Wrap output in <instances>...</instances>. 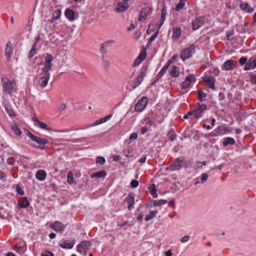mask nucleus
<instances>
[{"mask_svg":"<svg viewBox=\"0 0 256 256\" xmlns=\"http://www.w3.org/2000/svg\"><path fill=\"white\" fill-rule=\"evenodd\" d=\"M54 60L53 56L47 54L44 67L42 69V76L38 80V84L42 88L46 87L50 76V70H52V62Z\"/></svg>","mask_w":256,"mask_h":256,"instance_id":"nucleus-1","label":"nucleus"},{"mask_svg":"<svg viewBox=\"0 0 256 256\" xmlns=\"http://www.w3.org/2000/svg\"><path fill=\"white\" fill-rule=\"evenodd\" d=\"M16 189L17 192L20 195L22 196L24 194V191L21 189V188L18 186H17Z\"/></svg>","mask_w":256,"mask_h":256,"instance_id":"nucleus-57","label":"nucleus"},{"mask_svg":"<svg viewBox=\"0 0 256 256\" xmlns=\"http://www.w3.org/2000/svg\"><path fill=\"white\" fill-rule=\"evenodd\" d=\"M185 5V0H180L178 4L176 6V10L179 11L182 10Z\"/></svg>","mask_w":256,"mask_h":256,"instance_id":"nucleus-37","label":"nucleus"},{"mask_svg":"<svg viewBox=\"0 0 256 256\" xmlns=\"http://www.w3.org/2000/svg\"><path fill=\"white\" fill-rule=\"evenodd\" d=\"M166 6H163V7H162V15L161 16H166Z\"/></svg>","mask_w":256,"mask_h":256,"instance_id":"nucleus-59","label":"nucleus"},{"mask_svg":"<svg viewBox=\"0 0 256 256\" xmlns=\"http://www.w3.org/2000/svg\"><path fill=\"white\" fill-rule=\"evenodd\" d=\"M15 162V159L12 157H10L7 160V163L8 164L12 165Z\"/></svg>","mask_w":256,"mask_h":256,"instance_id":"nucleus-52","label":"nucleus"},{"mask_svg":"<svg viewBox=\"0 0 256 256\" xmlns=\"http://www.w3.org/2000/svg\"><path fill=\"white\" fill-rule=\"evenodd\" d=\"M148 130V128L147 126H144L141 128L140 132L142 134H144L147 132Z\"/></svg>","mask_w":256,"mask_h":256,"instance_id":"nucleus-56","label":"nucleus"},{"mask_svg":"<svg viewBox=\"0 0 256 256\" xmlns=\"http://www.w3.org/2000/svg\"><path fill=\"white\" fill-rule=\"evenodd\" d=\"M96 162L97 164H102L105 163L106 160L102 156H98L96 159Z\"/></svg>","mask_w":256,"mask_h":256,"instance_id":"nucleus-44","label":"nucleus"},{"mask_svg":"<svg viewBox=\"0 0 256 256\" xmlns=\"http://www.w3.org/2000/svg\"><path fill=\"white\" fill-rule=\"evenodd\" d=\"M165 20V16H161V18H160V19L159 21V26H158V29H160V27L162 26V25L163 24Z\"/></svg>","mask_w":256,"mask_h":256,"instance_id":"nucleus-53","label":"nucleus"},{"mask_svg":"<svg viewBox=\"0 0 256 256\" xmlns=\"http://www.w3.org/2000/svg\"><path fill=\"white\" fill-rule=\"evenodd\" d=\"M13 47L12 46V43L10 42H8L6 50H5V56L6 58V60L8 62L10 61L11 56L12 54Z\"/></svg>","mask_w":256,"mask_h":256,"instance_id":"nucleus-14","label":"nucleus"},{"mask_svg":"<svg viewBox=\"0 0 256 256\" xmlns=\"http://www.w3.org/2000/svg\"><path fill=\"white\" fill-rule=\"evenodd\" d=\"M128 8V4L127 2H119L114 10L117 12H122L126 11Z\"/></svg>","mask_w":256,"mask_h":256,"instance_id":"nucleus-15","label":"nucleus"},{"mask_svg":"<svg viewBox=\"0 0 256 256\" xmlns=\"http://www.w3.org/2000/svg\"><path fill=\"white\" fill-rule=\"evenodd\" d=\"M138 186V182L136 180H132L130 182V186L133 188H136Z\"/></svg>","mask_w":256,"mask_h":256,"instance_id":"nucleus-50","label":"nucleus"},{"mask_svg":"<svg viewBox=\"0 0 256 256\" xmlns=\"http://www.w3.org/2000/svg\"><path fill=\"white\" fill-rule=\"evenodd\" d=\"M12 129L16 135L20 136L22 134L21 131L16 125L12 126Z\"/></svg>","mask_w":256,"mask_h":256,"instance_id":"nucleus-42","label":"nucleus"},{"mask_svg":"<svg viewBox=\"0 0 256 256\" xmlns=\"http://www.w3.org/2000/svg\"><path fill=\"white\" fill-rule=\"evenodd\" d=\"M192 115L194 116L193 111L192 110L189 111L188 112H187V114H185L184 116V119H188V118L189 116H192Z\"/></svg>","mask_w":256,"mask_h":256,"instance_id":"nucleus-58","label":"nucleus"},{"mask_svg":"<svg viewBox=\"0 0 256 256\" xmlns=\"http://www.w3.org/2000/svg\"><path fill=\"white\" fill-rule=\"evenodd\" d=\"M207 109V107L204 104H198V107L192 110L194 116L196 118H198L202 116V114Z\"/></svg>","mask_w":256,"mask_h":256,"instance_id":"nucleus-6","label":"nucleus"},{"mask_svg":"<svg viewBox=\"0 0 256 256\" xmlns=\"http://www.w3.org/2000/svg\"><path fill=\"white\" fill-rule=\"evenodd\" d=\"M190 165V162L184 160L182 157L176 158L170 166L172 170H178L182 168H186Z\"/></svg>","mask_w":256,"mask_h":256,"instance_id":"nucleus-3","label":"nucleus"},{"mask_svg":"<svg viewBox=\"0 0 256 256\" xmlns=\"http://www.w3.org/2000/svg\"><path fill=\"white\" fill-rule=\"evenodd\" d=\"M167 202V201L165 200H154V206H160L163 205Z\"/></svg>","mask_w":256,"mask_h":256,"instance_id":"nucleus-39","label":"nucleus"},{"mask_svg":"<svg viewBox=\"0 0 256 256\" xmlns=\"http://www.w3.org/2000/svg\"><path fill=\"white\" fill-rule=\"evenodd\" d=\"M236 64V62L233 60H228L224 64V68L226 70H230L234 69Z\"/></svg>","mask_w":256,"mask_h":256,"instance_id":"nucleus-18","label":"nucleus"},{"mask_svg":"<svg viewBox=\"0 0 256 256\" xmlns=\"http://www.w3.org/2000/svg\"><path fill=\"white\" fill-rule=\"evenodd\" d=\"M256 68V58L254 57L250 58L246 64L244 66V70H248L252 69H254Z\"/></svg>","mask_w":256,"mask_h":256,"instance_id":"nucleus-12","label":"nucleus"},{"mask_svg":"<svg viewBox=\"0 0 256 256\" xmlns=\"http://www.w3.org/2000/svg\"><path fill=\"white\" fill-rule=\"evenodd\" d=\"M146 56V52L144 50L142 51L139 54L138 56L137 57L140 58V60L142 62L144 60Z\"/></svg>","mask_w":256,"mask_h":256,"instance_id":"nucleus-45","label":"nucleus"},{"mask_svg":"<svg viewBox=\"0 0 256 256\" xmlns=\"http://www.w3.org/2000/svg\"><path fill=\"white\" fill-rule=\"evenodd\" d=\"M66 108V104L64 103H62L60 104L58 109V112H60L64 110Z\"/></svg>","mask_w":256,"mask_h":256,"instance_id":"nucleus-54","label":"nucleus"},{"mask_svg":"<svg viewBox=\"0 0 256 256\" xmlns=\"http://www.w3.org/2000/svg\"><path fill=\"white\" fill-rule=\"evenodd\" d=\"M146 70H142L140 72L138 76H137L135 81L134 82V84L133 86L134 89L138 87L142 83L144 77L146 76Z\"/></svg>","mask_w":256,"mask_h":256,"instance_id":"nucleus-13","label":"nucleus"},{"mask_svg":"<svg viewBox=\"0 0 256 256\" xmlns=\"http://www.w3.org/2000/svg\"><path fill=\"white\" fill-rule=\"evenodd\" d=\"M146 156H144L142 158H141L139 160L138 162H140L141 164H144L146 162Z\"/></svg>","mask_w":256,"mask_h":256,"instance_id":"nucleus-62","label":"nucleus"},{"mask_svg":"<svg viewBox=\"0 0 256 256\" xmlns=\"http://www.w3.org/2000/svg\"><path fill=\"white\" fill-rule=\"evenodd\" d=\"M41 256H54V254L52 252L45 250L41 254Z\"/></svg>","mask_w":256,"mask_h":256,"instance_id":"nucleus-48","label":"nucleus"},{"mask_svg":"<svg viewBox=\"0 0 256 256\" xmlns=\"http://www.w3.org/2000/svg\"><path fill=\"white\" fill-rule=\"evenodd\" d=\"M236 30L238 32L241 34H244L246 32V30L245 29L244 26H242V24H236Z\"/></svg>","mask_w":256,"mask_h":256,"instance_id":"nucleus-38","label":"nucleus"},{"mask_svg":"<svg viewBox=\"0 0 256 256\" xmlns=\"http://www.w3.org/2000/svg\"><path fill=\"white\" fill-rule=\"evenodd\" d=\"M36 142L39 144L38 146L41 149H44L46 144H48V140L45 138H42L38 136H36L34 140H32Z\"/></svg>","mask_w":256,"mask_h":256,"instance_id":"nucleus-17","label":"nucleus"},{"mask_svg":"<svg viewBox=\"0 0 256 256\" xmlns=\"http://www.w3.org/2000/svg\"><path fill=\"white\" fill-rule=\"evenodd\" d=\"M114 42V40H110L104 43H102L100 46V52L102 55V58H104L107 54V48L109 44Z\"/></svg>","mask_w":256,"mask_h":256,"instance_id":"nucleus-10","label":"nucleus"},{"mask_svg":"<svg viewBox=\"0 0 256 256\" xmlns=\"http://www.w3.org/2000/svg\"><path fill=\"white\" fill-rule=\"evenodd\" d=\"M36 54V44H34L32 46V48L30 51L28 58H32Z\"/></svg>","mask_w":256,"mask_h":256,"instance_id":"nucleus-40","label":"nucleus"},{"mask_svg":"<svg viewBox=\"0 0 256 256\" xmlns=\"http://www.w3.org/2000/svg\"><path fill=\"white\" fill-rule=\"evenodd\" d=\"M138 138V134L136 133H132L130 134V140H136Z\"/></svg>","mask_w":256,"mask_h":256,"instance_id":"nucleus-60","label":"nucleus"},{"mask_svg":"<svg viewBox=\"0 0 256 256\" xmlns=\"http://www.w3.org/2000/svg\"><path fill=\"white\" fill-rule=\"evenodd\" d=\"M204 24L202 18H198L192 22V28L194 30L198 29Z\"/></svg>","mask_w":256,"mask_h":256,"instance_id":"nucleus-20","label":"nucleus"},{"mask_svg":"<svg viewBox=\"0 0 256 256\" xmlns=\"http://www.w3.org/2000/svg\"><path fill=\"white\" fill-rule=\"evenodd\" d=\"M240 7L242 10H244L245 12L248 13L252 12L254 10V8H250L247 2L241 4H240Z\"/></svg>","mask_w":256,"mask_h":256,"instance_id":"nucleus-24","label":"nucleus"},{"mask_svg":"<svg viewBox=\"0 0 256 256\" xmlns=\"http://www.w3.org/2000/svg\"><path fill=\"white\" fill-rule=\"evenodd\" d=\"M18 204L21 208H26L28 206L29 202L26 198H24L22 199L21 202H18Z\"/></svg>","mask_w":256,"mask_h":256,"instance_id":"nucleus-34","label":"nucleus"},{"mask_svg":"<svg viewBox=\"0 0 256 256\" xmlns=\"http://www.w3.org/2000/svg\"><path fill=\"white\" fill-rule=\"evenodd\" d=\"M157 211H152L145 218V220L148 222L152 220L156 216Z\"/></svg>","mask_w":256,"mask_h":256,"instance_id":"nucleus-36","label":"nucleus"},{"mask_svg":"<svg viewBox=\"0 0 256 256\" xmlns=\"http://www.w3.org/2000/svg\"><path fill=\"white\" fill-rule=\"evenodd\" d=\"M198 100L201 102L203 100L202 98H206L207 96L206 94L201 89H199L198 90Z\"/></svg>","mask_w":256,"mask_h":256,"instance_id":"nucleus-35","label":"nucleus"},{"mask_svg":"<svg viewBox=\"0 0 256 256\" xmlns=\"http://www.w3.org/2000/svg\"><path fill=\"white\" fill-rule=\"evenodd\" d=\"M195 46L194 44L190 45L186 47L182 52L180 54V58L183 61L190 58L192 53L194 52Z\"/></svg>","mask_w":256,"mask_h":256,"instance_id":"nucleus-4","label":"nucleus"},{"mask_svg":"<svg viewBox=\"0 0 256 256\" xmlns=\"http://www.w3.org/2000/svg\"><path fill=\"white\" fill-rule=\"evenodd\" d=\"M142 62V61L140 60V58H136L134 61V62L132 64V66L133 67L138 66Z\"/></svg>","mask_w":256,"mask_h":256,"instance_id":"nucleus-49","label":"nucleus"},{"mask_svg":"<svg viewBox=\"0 0 256 256\" xmlns=\"http://www.w3.org/2000/svg\"><path fill=\"white\" fill-rule=\"evenodd\" d=\"M168 69V68L164 66L161 70L159 72V73L156 76V79L152 82V85H154L156 84L160 78L165 74L166 70Z\"/></svg>","mask_w":256,"mask_h":256,"instance_id":"nucleus-22","label":"nucleus"},{"mask_svg":"<svg viewBox=\"0 0 256 256\" xmlns=\"http://www.w3.org/2000/svg\"><path fill=\"white\" fill-rule=\"evenodd\" d=\"M149 190L154 198H156L158 197L156 190L154 184H152L150 185L149 186Z\"/></svg>","mask_w":256,"mask_h":256,"instance_id":"nucleus-30","label":"nucleus"},{"mask_svg":"<svg viewBox=\"0 0 256 256\" xmlns=\"http://www.w3.org/2000/svg\"><path fill=\"white\" fill-rule=\"evenodd\" d=\"M106 176V172L105 171L100 170V172L92 174L90 177L92 178H104Z\"/></svg>","mask_w":256,"mask_h":256,"instance_id":"nucleus-25","label":"nucleus"},{"mask_svg":"<svg viewBox=\"0 0 256 256\" xmlns=\"http://www.w3.org/2000/svg\"><path fill=\"white\" fill-rule=\"evenodd\" d=\"M172 38H178L181 34V30L180 28H174L172 29Z\"/></svg>","mask_w":256,"mask_h":256,"instance_id":"nucleus-29","label":"nucleus"},{"mask_svg":"<svg viewBox=\"0 0 256 256\" xmlns=\"http://www.w3.org/2000/svg\"><path fill=\"white\" fill-rule=\"evenodd\" d=\"M26 135L31 139L32 140H33L36 136L28 131Z\"/></svg>","mask_w":256,"mask_h":256,"instance_id":"nucleus-61","label":"nucleus"},{"mask_svg":"<svg viewBox=\"0 0 256 256\" xmlns=\"http://www.w3.org/2000/svg\"><path fill=\"white\" fill-rule=\"evenodd\" d=\"M66 225H64L62 222L56 221L53 224L50 226V228H52L56 232H62L64 230Z\"/></svg>","mask_w":256,"mask_h":256,"instance_id":"nucleus-11","label":"nucleus"},{"mask_svg":"<svg viewBox=\"0 0 256 256\" xmlns=\"http://www.w3.org/2000/svg\"><path fill=\"white\" fill-rule=\"evenodd\" d=\"M121 160V158L118 155H116L113 157V160L115 162H118Z\"/></svg>","mask_w":256,"mask_h":256,"instance_id":"nucleus-63","label":"nucleus"},{"mask_svg":"<svg viewBox=\"0 0 256 256\" xmlns=\"http://www.w3.org/2000/svg\"><path fill=\"white\" fill-rule=\"evenodd\" d=\"M158 30H157V31L150 38L148 42L146 44V47L148 48L150 46V45L151 43L154 40V39L157 37L158 34Z\"/></svg>","mask_w":256,"mask_h":256,"instance_id":"nucleus-33","label":"nucleus"},{"mask_svg":"<svg viewBox=\"0 0 256 256\" xmlns=\"http://www.w3.org/2000/svg\"><path fill=\"white\" fill-rule=\"evenodd\" d=\"M246 61H247L246 58V57H242V58H240V59L239 60V62H240V64L241 65H244V64L246 65V64L247 63Z\"/></svg>","mask_w":256,"mask_h":256,"instance_id":"nucleus-51","label":"nucleus"},{"mask_svg":"<svg viewBox=\"0 0 256 256\" xmlns=\"http://www.w3.org/2000/svg\"><path fill=\"white\" fill-rule=\"evenodd\" d=\"M40 128L46 130H50L51 128L48 126L46 123L44 122H38V125Z\"/></svg>","mask_w":256,"mask_h":256,"instance_id":"nucleus-41","label":"nucleus"},{"mask_svg":"<svg viewBox=\"0 0 256 256\" xmlns=\"http://www.w3.org/2000/svg\"><path fill=\"white\" fill-rule=\"evenodd\" d=\"M204 82L208 86V87L212 90L214 89V84L216 80L214 76H206L202 78Z\"/></svg>","mask_w":256,"mask_h":256,"instance_id":"nucleus-9","label":"nucleus"},{"mask_svg":"<svg viewBox=\"0 0 256 256\" xmlns=\"http://www.w3.org/2000/svg\"><path fill=\"white\" fill-rule=\"evenodd\" d=\"M152 8L150 7H145L142 9L138 16V21L142 22L148 16L150 15L152 12Z\"/></svg>","mask_w":256,"mask_h":256,"instance_id":"nucleus-8","label":"nucleus"},{"mask_svg":"<svg viewBox=\"0 0 256 256\" xmlns=\"http://www.w3.org/2000/svg\"><path fill=\"white\" fill-rule=\"evenodd\" d=\"M66 18L70 22L74 21L75 19V12L70 8H67L64 12Z\"/></svg>","mask_w":256,"mask_h":256,"instance_id":"nucleus-21","label":"nucleus"},{"mask_svg":"<svg viewBox=\"0 0 256 256\" xmlns=\"http://www.w3.org/2000/svg\"><path fill=\"white\" fill-rule=\"evenodd\" d=\"M74 244V242H68L64 240L63 242V243L60 244L59 246L63 248L70 249L73 248Z\"/></svg>","mask_w":256,"mask_h":256,"instance_id":"nucleus-27","label":"nucleus"},{"mask_svg":"<svg viewBox=\"0 0 256 256\" xmlns=\"http://www.w3.org/2000/svg\"><path fill=\"white\" fill-rule=\"evenodd\" d=\"M4 92L8 94H11L12 92H15L16 88L14 82L10 80L7 78H3L1 79Z\"/></svg>","mask_w":256,"mask_h":256,"instance_id":"nucleus-2","label":"nucleus"},{"mask_svg":"<svg viewBox=\"0 0 256 256\" xmlns=\"http://www.w3.org/2000/svg\"><path fill=\"white\" fill-rule=\"evenodd\" d=\"M190 238V236H183L181 240H180V242H182V243H184V242H188Z\"/></svg>","mask_w":256,"mask_h":256,"instance_id":"nucleus-55","label":"nucleus"},{"mask_svg":"<svg viewBox=\"0 0 256 256\" xmlns=\"http://www.w3.org/2000/svg\"><path fill=\"white\" fill-rule=\"evenodd\" d=\"M128 204V208L130 210L133 208V205L134 203V197L132 194H128L126 198L124 200Z\"/></svg>","mask_w":256,"mask_h":256,"instance_id":"nucleus-19","label":"nucleus"},{"mask_svg":"<svg viewBox=\"0 0 256 256\" xmlns=\"http://www.w3.org/2000/svg\"><path fill=\"white\" fill-rule=\"evenodd\" d=\"M74 177L72 174L69 172L68 174L67 181L69 184H72L73 182Z\"/></svg>","mask_w":256,"mask_h":256,"instance_id":"nucleus-46","label":"nucleus"},{"mask_svg":"<svg viewBox=\"0 0 256 256\" xmlns=\"http://www.w3.org/2000/svg\"><path fill=\"white\" fill-rule=\"evenodd\" d=\"M46 174L44 170H38L36 174V178L40 181H42L45 180L46 178Z\"/></svg>","mask_w":256,"mask_h":256,"instance_id":"nucleus-23","label":"nucleus"},{"mask_svg":"<svg viewBox=\"0 0 256 256\" xmlns=\"http://www.w3.org/2000/svg\"><path fill=\"white\" fill-rule=\"evenodd\" d=\"M148 98L146 97L141 98L135 105L134 110L136 112H142L148 104Z\"/></svg>","mask_w":256,"mask_h":256,"instance_id":"nucleus-5","label":"nucleus"},{"mask_svg":"<svg viewBox=\"0 0 256 256\" xmlns=\"http://www.w3.org/2000/svg\"><path fill=\"white\" fill-rule=\"evenodd\" d=\"M61 15V10L60 9H58L55 11L54 13L53 16L51 19V22H53L54 20H58Z\"/></svg>","mask_w":256,"mask_h":256,"instance_id":"nucleus-32","label":"nucleus"},{"mask_svg":"<svg viewBox=\"0 0 256 256\" xmlns=\"http://www.w3.org/2000/svg\"><path fill=\"white\" fill-rule=\"evenodd\" d=\"M91 246L92 244L90 242L86 240L82 241L77 246V250L80 253L84 252V254L86 255V250L89 249Z\"/></svg>","mask_w":256,"mask_h":256,"instance_id":"nucleus-7","label":"nucleus"},{"mask_svg":"<svg viewBox=\"0 0 256 256\" xmlns=\"http://www.w3.org/2000/svg\"><path fill=\"white\" fill-rule=\"evenodd\" d=\"M170 74L173 78H176L179 75V68L178 67L174 66L172 67L170 72Z\"/></svg>","mask_w":256,"mask_h":256,"instance_id":"nucleus-26","label":"nucleus"},{"mask_svg":"<svg viewBox=\"0 0 256 256\" xmlns=\"http://www.w3.org/2000/svg\"><path fill=\"white\" fill-rule=\"evenodd\" d=\"M234 144L235 140L234 138L230 137L225 138L222 142V144L225 146H227L228 144L233 145Z\"/></svg>","mask_w":256,"mask_h":256,"instance_id":"nucleus-28","label":"nucleus"},{"mask_svg":"<svg viewBox=\"0 0 256 256\" xmlns=\"http://www.w3.org/2000/svg\"><path fill=\"white\" fill-rule=\"evenodd\" d=\"M208 178V175L207 174H206V173L203 174H202V176L200 179L201 183L202 184L204 183L207 180Z\"/></svg>","mask_w":256,"mask_h":256,"instance_id":"nucleus-47","label":"nucleus"},{"mask_svg":"<svg viewBox=\"0 0 256 256\" xmlns=\"http://www.w3.org/2000/svg\"><path fill=\"white\" fill-rule=\"evenodd\" d=\"M178 55L176 54L174 55L167 62L166 64L165 65L166 66H167L168 68H169L171 64H172L173 62L175 61V60L177 58Z\"/></svg>","mask_w":256,"mask_h":256,"instance_id":"nucleus-43","label":"nucleus"},{"mask_svg":"<svg viewBox=\"0 0 256 256\" xmlns=\"http://www.w3.org/2000/svg\"><path fill=\"white\" fill-rule=\"evenodd\" d=\"M195 80L196 78L194 75L190 74L187 76L184 81L182 83V88L186 89L188 88L190 82L195 81Z\"/></svg>","mask_w":256,"mask_h":256,"instance_id":"nucleus-16","label":"nucleus"},{"mask_svg":"<svg viewBox=\"0 0 256 256\" xmlns=\"http://www.w3.org/2000/svg\"><path fill=\"white\" fill-rule=\"evenodd\" d=\"M234 34V30L228 31V32H226V36L228 38H229V37L232 36Z\"/></svg>","mask_w":256,"mask_h":256,"instance_id":"nucleus-64","label":"nucleus"},{"mask_svg":"<svg viewBox=\"0 0 256 256\" xmlns=\"http://www.w3.org/2000/svg\"><path fill=\"white\" fill-rule=\"evenodd\" d=\"M4 108L6 112L10 116H15V114L14 112L12 110L10 105L6 104Z\"/></svg>","mask_w":256,"mask_h":256,"instance_id":"nucleus-31","label":"nucleus"}]
</instances>
